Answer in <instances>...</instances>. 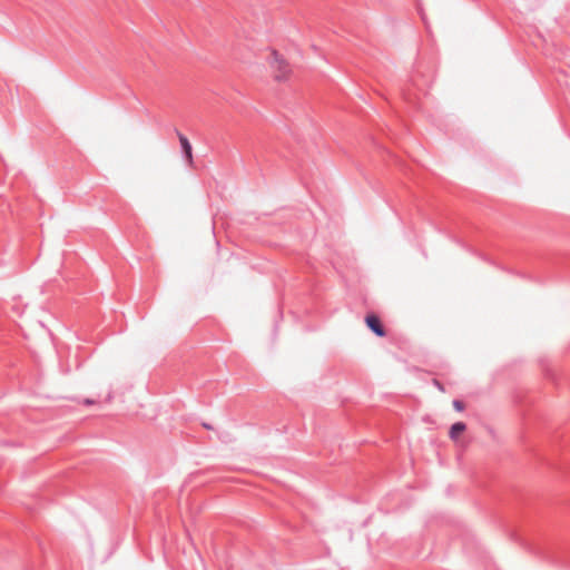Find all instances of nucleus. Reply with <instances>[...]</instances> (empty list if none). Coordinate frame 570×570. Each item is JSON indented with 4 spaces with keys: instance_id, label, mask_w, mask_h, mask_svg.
I'll use <instances>...</instances> for the list:
<instances>
[{
    "instance_id": "0eeeda50",
    "label": "nucleus",
    "mask_w": 570,
    "mask_h": 570,
    "mask_svg": "<svg viewBox=\"0 0 570 570\" xmlns=\"http://www.w3.org/2000/svg\"><path fill=\"white\" fill-rule=\"evenodd\" d=\"M94 403H95V401H94V400H91V399H85V400H83V404H85V405H91V404H94Z\"/></svg>"
},
{
    "instance_id": "39448f33",
    "label": "nucleus",
    "mask_w": 570,
    "mask_h": 570,
    "mask_svg": "<svg viewBox=\"0 0 570 570\" xmlns=\"http://www.w3.org/2000/svg\"><path fill=\"white\" fill-rule=\"evenodd\" d=\"M453 407H454L456 411L461 412V411H463V410L465 409V405H464V403H463L462 401H460V400H454V401H453Z\"/></svg>"
},
{
    "instance_id": "423d86ee",
    "label": "nucleus",
    "mask_w": 570,
    "mask_h": 570,
    "mask_svg": "<svg viewBox=\"0 0 570 570\" xmlns=\"http://www.w3.org/2000/svg\"><path fill=\"white\" fill-rule=\"evenodd\" d=\"M433 385L436 386L441 392H444V386L439 380L434 379Z\"/></svg>"
},
{
    "instance_id": "20e7f679",
    "label": "nucleus",
    "mask_w": 570,
    "mask_h": 570,
    "mask_svg": "<svg viewBox=\"0 0 570 570\" xmlns=\"http://www.w3.org/2000/svg\"><path fill=\"white\" fill-rule=\"evenodd\" d=\"M466 429V425L465 423L463 422H455L454 424H452V426L450 428V432H449V435L452 440H456L459 438V435L464 432Z\"/></svg>"
},
{
    "instance_id": "f257e3e1",
    "label": "nucleus",
    "mask_w": 570,
    "mask_h": 570,
    "mask_svg": "<svg viewBox=\"0 0 570 570\" xmlns=\"http://www.w3.org/2000/svg\"><path fill=\"white\" fill-rule=\"evenodd\" d=\"M269 66L274 71L277 81L286 80L291 73L288 62L276 51L271 52Z\"/></svg>"
},
{
    "instance_id": "6e6552de",
    "label": "nucleus",
    "mask_w": 570,
    "mask_h": 570,
    "mask_svg": "<svg viewBox=\"0 0 570 570\" xmlns=\"http://www.w3.org/2000/svg\"><path fill=\"white\" fill-rule=\"evenodd\" d=\"M203 426H204L205 429H207V430L212 429V426H210L209 424H207V423H204V424H203Z\"/></svg>"
},
{
    "instance_id": "f03ea898",
    "label": "nucleus",
    "mask_w": 570,
    "mask_h": 570,
    "mask_svg": "<svg viewBox=\"0 0 570 570\" xmlns=\"http://www.w3.org/2000/svg\"><path fill=\"white\" fill-rule=\"evenodd\" d=\"M365 323L367 327L379 337H384L386 335L384 325L382 324L380 317L375 314H367L365 316Z\"/></svg>"
},
{
    "instance_id": "7ed1b4c3",
    "label": "nucleus",
    "mask_w": 570,
    "mask_h": 570,
    "mask_svg": "<svg viewBox=\"0 0 570 570\" xmlns=\"http://www.w3.org/2000/svg\"><path fill=\"white\" fill-rule=\"evenodd\" d=\"M176 131V135L179 139V142H180V146H181V151H183V155L186 159V161L188 163L189 166L193 165V148H191V145L188 140V138L183 135L178 129L175 130Z\"/></svg>"
}]
</instances>
